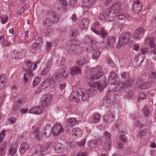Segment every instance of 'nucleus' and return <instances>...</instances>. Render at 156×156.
<instances>
[{"label":"nucleus","instance_id":"obj_58","mask_svg":"<svg viewBox=\"0 0 156 156\" xmlns=\"http://www.w3.org/2000/svg\"><path fill=\"white\" fill-rule=\"evenodd\" d=\"M5 148V146H4V147H3L2 148H1L0 151V156H2V151L4 150Z\"/></svg>","mask_w":156,"mask_h":156},{"label":"nucleus","instance_id":"obj_9","mask_svg":"<svg viewBox=\"0 0 156 156\" xmlns=\"http://www.w3.org/2000/svg\"><path fill=\"white\" fill-rule=\"evenodd\" d=\"M144 44L145 45H147V44H149L151 48H155V45L154 43V39L153 38L150 37L144 40Z\"/></svg>","mask_w":156,"mask_h":156},{"label":"nucleus","instance_id":"obj_48","mask_svg":"<svg viewBox=\"0 0 156 156\" xmlns=\"http://www.w3.org/2000/svg\"><path fill=\"white\" fill-rule=\"evenodd\" d=\"M139 45L138 44H135L133 45V49L134 50L137 51L139 49Z\"/></svg>","mask_w":156,"mask_h":156},{"label":"nucleus","instance_id":"obj_2","mask_svg":"<svg viewBox=\"0 0 156 156\" xmlns=\"http://www.w3.org/2000/svg\"><path fill=\"white\" fill-rule=\"evenodd\" d=\"M25 63L26 65L25 69L26 73L24 74L23 82L25 83H27L29 79L34 76V74L32 72V70L36 69L37 64L35 62L33 65L32 62L29 60H26Z\"/></svg>","mask_w":156,"mask_h":156},{"label":"nucleus","instance_id":"obj_10","mask_svg":"<svg viewBox=\"0 0 156 156\" xmlns=\"http://www.w3.org/2000/svg\"><path fill=\"white\" fill-rule=\"evenodd\" d=\"M79 94L77 91H73L70 95V97L72 98L73 100L76 102H78L80 100L79 99Z\"/></svg>","mask_w":156,"mask_h":156},{"label":"nucleus","instance_id":"obj_54","mask_svg":"<svg viewBox=\"0 0 156 156\" xmlns=\"http://www.w3.org/2000/svg\"><path fill=\"white\" fill-rule=\"evenodd\" d=\"M72 20L74 22H75L76 20V14H73L72 17Z\"/></svg>","mask_w":156,"mask_h":156},{"label":"nucleus","instance_id":"obj_25","mask_svg":"<svg viewBox=\"0 0 156 156\" xmlns=\"http://www.w3.org/2000/svg\"><path fill=\"white\" fill-rule=\"evenodd\" d=\"M101 141L99 140H93L89 141V145L90 146L92 144L99 145L101 144Z\"/></svg>","mask_w":156,"mask_h":156},{"label":"nucleus","instance_id":"obj_34","mask_svg":"<svg viewBox=\"0 0 156 156\" xmlns=\"http://www.w3.org/2000/svg\"><path fill=\"white\" fill-rule=\"evenodd\" d=\"M85 139H84L80 142H77V144L80 147H84L85 143Z\"/></svg>","mask_w":156,"mask_h":156},{"label":"nucleus","instance_id":"obj_50","mask_svg":"<svg viewBox=\"0 0 156 156\" xmlns=\"http://www.w3.org/2000/svg\"><path fill=\"white\" fill-rule=\"evenodd\" d=\"M51 47V44L50 42H48L47 44L46 48L47 49H50Z\"/></svg>","mask_w":156,"mask_h":156},{"label":"nucleus","instance_id":"obj_13","mask_svg":"<svg viewBox=\"0 0 156 156\" xmlns=\"http://www.w3.org/2000/svg\"><path fill=\"white\" fill-rule=\"evenodd\" d=\"M81 96L83 101H86L89 97V94L88 90H83L82 91Z\"/></svg>","mask_w":156,"mask_h":156},{"label":"nucleus","instance_id":"obj_59","mask_svg":"<svg viewBox=\"0 0 156 156\" xmlns=\"http://www.w3.org/2000/svg\"><path fill=\"white\" fill-rule=\"evenodd\" d=\"M151 147L152 148H155L156 147L155 144L154 143H152L151 144Z\"/></svg>","mask_w":156,"mask_h":156},{"label":"nucleus","instance_id":"obj_53","mask_svg":"<svg viewBox=\"0 0 156 156\" xmlns=\"http://www.w3.org/2000/svg\"><path fill=\"white\" fill-rule=\"evenodd\" d=\"M86 154L85 153L79 152L77 156H86Z\"/></svg>","mask_w":156,"mask_h":156},{"label":"nucleus","instance_id":"obj_42","mask_svg":"<svg viewBox=\"0 0 156 156\" xmlns=\"http://www.w3.org/2000/svg\"><path fill=\"white\" fill-rule=\"evenodd\" d=\"M104 135L105 137L107 139H109L110 138V134L107 131H105L104 132Z\"/></svg>","mask_w":156,"mask_h":156},{"label":"nucleus","instance_id":"obj_62","mask_svg":"<svg viewBox=\"0 0 156 156\" xmlns=\"http://www.w3.org/2000/svg\"><path fill=\"white\" fill-rule=\"evenodd\" d=\"M111 1L110 0H107L105 2V4L106 5H107L109 4L111 2Z\"/></svg>","mask_w":156,"mask_h":156},{"label":"nucleus","instance_id":"obj_18","mask_svg":"<svg viewBox=\"0 0 156 156\" xmlns=\"http://www.w3.org/2000/svg\"><path fill=\"white\" fill-rule=\"evenodd\" d=\"M26 53L25 51L22 50L16 53L15 58L16 59H21L24 57Z\"/></svg>","mask_w":156,"mask_h":156},{"label":"nucleus","instance_id":"obj_64","mask_svg":"<svg viewBox=\"0 0 156 156\" xmlns=\"http://www.w3.org/2000/svg\"><path fill=\"white\" fill-rule=\"evenodd\" d=\"M81 64V62H80V61H78V62H77V65L78 66H82V65H83V64H84V63H82V64Z\"/></svg>","mask_w":156,"mask_h":156},{"label":"nucleus","instance_id":"obj_51","mask_svg":"<svg viewBox=\"0 0 156 156\" xmlns=\"http://www.w3.org/2000/svg\"><path fill=\"white\" fill-rule=\"evenodd\" d=\"M66 86V84H62L60 85L59 88L61 90H63L65 87Z\"/></svg>","mask_w":156,"mask_h":156},{"label":"nucleus","instance_id":"obj_40","mask_svg":"<svg viewBox=\"0 0 156 156\" xmlns=\"http://www.w3.org/2000/svg\"><path fill=\"white\" fill-rule=\"evenodd\" d=\"M108 62L109 64L112 67H114L115 66V64L112 61L110 58H107Z\"/></svg>","mask_w":156,"mask_h":156},{"label":"nucleus","instance_id":"obj_5","mask_svg":"<svg viewBox=\"0 0 156 156\" xmlns=\"http://www.w3.org/2000/svg\"><path fill=\"white\" fill-rule=\"evenodd\" d=\"M120 4L118 2L112 5L111 8H110L109 10H107L106 12V14L107 16L111 12H114V13L115 12H117V11H119L120 9Z\"/></svg>","mask_w":156,"mask_h":156},{"label":"nucleus","instance_id":"obj_3","mask_svg":"<svg viewBox=\"0 0 156 156\" xmlns=\"http://www.w3.org/2000/svg\"><path fill=\"white\" fill-rule=\"evenodd\" d=\"M33 129V134L37 140H40L44 137H47L46 129H44L41 133L40 132L39 129L37 127H34Z\"/></svg>","mask_w":156,"mask_h":156},{"label":"nucleus","instance_id":"obj_41","mask_svg":"<svg viewBox=\"0 0 156 156\" xmlns=\"http://www.w3.org/2000/svg\"><path fill=\"white\" fill-rule=\"evenodd\" d=\"M118 18L119 20H122L125 17V16L122 13H119L117 14Z\"/></svg>","mask_w":156,"mask_h":156},{"label":"nucleus","instance_id":"obj_35","mask_svg":"<svg viewBox=\"0 0 156 156\" xmlns=\"http://www.w3.org/2000/svg\"><path fill=\"white\" fill-rule=\"evenodd\" d=\"M133 81L131 82L130 81H128L127 82L125 83L124 84V85L122 86L123 87L126 88L131 86L132 83Z\"/></svg>","mask_w":156,"mask_h":156},{"label":"nucleus","instance_id":"obj_45","mask_svg":"<svg viewBox=\"0 0 156 156\" xmlns=\"http://www.w3.org/2000/svg\"><path fill=\"white\" fill-rule=\"evenodd\" d=\"M105 15L103 13H101L99 15V19L100 20H103L105 19Z\"/></svg>","mask_w":156,"mask_h":156},{"label":"nucleus","instance_id":"obj_55","mask_svg":"<svg viewBox=\"0 0 156 156\" xmlns=\"http://www.w3.org/2000/svg\"><path fill=\"white\" fill-rule=\"evenodd\" d=\"M48 73V71L44 69L42 72L41 74L42 75H44Z\"/></svg>","mask_w":156,"mask_h":156},{"label":"nucleus","instance_id":"obj_15","mask_svg":"<svg viewBox=\"0 0 156 156\" xmlns=\"http://www.w3.org/2000/svg\"><path fill=\"white\" fill-rule=\"evenodd\" d=\"M80 69L76 66L73 67L71 69L70 74L73 75H76L78 74H80L81 73Z\"/></svg>","mask_w":156,"mask_h":156},{"label":"nucleus","instance_id":"obj_6","mask_svg":"<svg viewBox=\"0 0 156 156\" xmlns=\"http://www.w3.org/2000/svg\"><path fill=\"white\" fill-rule=\"evenodd\" d=\"M126 36L127 34L126 33H123L121 35L119 39V42L116 46L117 48H120L126 43Z\"/></svg>","mask_w":156,"mask_h":156},{"label":"nucleus","instance_id":"obj_19","mask_svg":"<svg viewBox=\"0 0 156 156\" xmlns=\"http://www.w3.org/2000/svg\"><path fill=\"white\" fill-rule=\"evenodd\" d=\"M42 112L41 109L38 107H36L31 109L29 113L32 114H40Z\"/></svg>","mask_w":156,"mask_h":156},{"label":"nucleus","instance_id":"obj_17","mask_svg":"<svg viewBox=\"0 0 156 156\" xmlns=\"http://www.w3.org/2000/svg\"><path fill=\"white\" fill-rule=\"evenodd\" d=\"M29 146L28 144L27 143H23L20 148V152L21 154L24 153L25 151L28 149Z\"/></svg>","mask_w":156,"mask_h":156},{"label":"nucleus","instance_id":"obj_47","mask_svg":"<svg viewBox=\"0 0 156 156\" xmlns=\"http://www.w3.org/2000/svg\"><path fill=\"white\" fill-rule=\"evenodd\" d=\"M17 102L19 104H21L25 102V100L23 99H19L17 101Z\"/></svg>","mask_w":156,"mask_h":156},{"label":"nucleus","instance_id":"obj_33","mask_svg":"<svg viewBox=\"0 0 156 156\" xmlns=\"http://www.w3.org/2000/svg\"><path fill=\"white\" fill-rule=\"evenodd\" d=\"M40 81V79L39 78H37L35 79L33 83V87H34L37 85L39 83Z\"/></svg>","mask_w":156,"mask_h":156},{"label":"nucleus","instance_id":"obj_26","mask_svg":"<svg viewBox=\"0 0 156 156\" xmlns=\"http://www.w3.org/2000/svg\"><path fill=\"white\" fill-rule=\"evenodd\" d=\"M113 117V115H112V114L111 112H109L108 113L107 115L104 116V119L106 122H107L108 121L109 119Z\"/></svg>","mask_w":156,"mask_h":156},{"label":"nucleus","instance_id":"obj_14","mask_svg":"<svg viewBox=\"0 0 156 156\" xmlns=\"http://www.w3.org/2000/svg\"><path fill=\"white\" fill-rule=\"evenodd\" d=\"M117 77L115 73V72H112L109 76V80L111 81V83L112 84H114L115 83V79Z\"/></svg>","mask_w":156,"mask_h":156},{"label":"nucleus","instance_id":"obj_20","mask_svg":"<svg viewBox=\"0 0 156 156\" xmlns=\"http://www.w3.org/2000/svg\"><path fill=\"white\" fill-rule=\"evenodd\" d=\"M147 83L140 81L138 82V87L140 89H144L148 87Z\"/></svg>","mask_w":156,"mask_h":156},{"label":"nucleus","instance_id":"obj_63","mask_svg":"<svg viewBox=\"0 0 156 156\" xmlns=\"http://www.w3.org/2000/svg\"><path fill=\"white\" fill-rule=\"evenodd\" d=\"M4 97L3 96L2 97H0V104H2V102H3V99L4 98Z\"/></svg>","mask_w":156,"mask_h":156},{"label":"nucleus","instance_id":"obj_38","mask_svg":"<svg viewBox=\"0 0 156 156\" xmlns=\"http://www.w3.org/2000/svg\"><path fill=\"white\" fill-rule=\"evenodd\" d=\"M143 111L144 112V115L145 116H147L149 115V112L147 110V108L145 107L143 110Z\"/></svg>","mask_w":156,"mask_h":156},{"label":"nucleus","instance_id":"obj_37","mask_svg":"<svg viewBox=\"0 0 156 156\" xmlns=\"http://www.w3.org/2000/svg\"><path fill=\"white\" fill-rule=\"evenodd\" d=\"M8 17L6 16H2V21L3 23H5L7 21Z\"/></svg>","mask_w":156,"mask_h":156},{"label":"nucleus","instance_id":"obj_7","mask_svg":"<svg viewBox=\"0 0 156 156\" xmlns=\"http://www.w3.org/2000/svg\"><path fill=\"white\" fill-rule=\"evenodd\" d=\"M144 30L142 28H138L135 31V33L133 35V38L136 40L139 39L140 35L143 34Z\"/></svg>","mask_w":156,"mask_h":156},{"label":"nucleus","instance_id":"obj_12","mask_svg":"<svg viewBox=\"0 0 156 156\" xmlns=\"http://www.w3.org/2000/svg\"><path fill=\"white\" fill-rule=\"evenodd\" d=\"M52 96L51 95H48L46 96L45 99L42 102L43 106H46L49 104L51 101Z\"/></svg>","mask_w":156,"mask_h":156},{"label":"nucleus","instance_id":"obj_61","mask_svg":"<svg viewBox=\"0 0 156 156\" xmlns=\"http://www.w3.org/2000/svg\"><path fill=\"white\" fill-rule=\"evenodd\" d=\"M118 145L119 148H122L123 147V145L121 143H118Z\"/></svg>","mask_w":156,"mask_h":156},{"label":"nucleus","instance_id":"obj_57","mask_svg":"<svg viewBox=\"0 0 156 156\" xmlns=\"http://www.w3.org/2000/svg\"><path fill=\"white\" fill-rule=\"evenodd\" d=\"M135 125L136 126H138L139 127H140V126H142V125L140 124L139 122H136V124H135Z\"/></svg>","mask_w":156,"mask_h":156},{"label":"nucleus","instance_id":"obj_21","mask_svg":"<svg viewBox=\"0 0 156 156\" xmlns=\"http://www.w3.org/2000/svg\"><path fill=\"white\" fill-rule=\"evenodd\" d=\"M67 123L69 126H72L76 124L77 123V122L76 119L74 118H71L68 120Z\"/></svg>","mask_w":156,"mask_h":156},{"label":"nucleus","instance_id":"obj_27","mask_svg":"<svg viewBox=\"0 0 156 156\" xmlns=\"http://www.w3.org/2000/svg\"><path fill=\"white\" fill-rule=\"evenodd\" d=\"M16 152V148L11 147L9 150V154L11 156L13 155Z\"/></svg>","mask_w":156,"mask_h":156},{"label":"nucleus","instance_id":"obj_29","mask_svg":"<svg viewBox=\"0 0 156 156\" xmlns=\"http://www.w3.org/2000/svg\"><path fill=\"white\" fill-rule=\"evenodd\" d=\"M115 42V38L113 37H111L108 39L107 43L109 45H112L114 44Z\"/></svg>","mask_w":156,"mask_h":156},{"label":"nucleus","instance_id":"obj_56","mask_svg":"<svg viewBox=\"0 0 156 156\" xmlns=\"http://www.w3.org/2000/svg\"><path fill=\"white\" fill-rule=\"evenodd\" d=\"M126 72H124L122 74L121 76L122 78L123 79H125L126 77Z\"/></svg>","mask_w":156,"mask_h":156},{"label":"nucleus","instance_id":"obj_30","mask_svg":"<svg viewBox=\"0 0 156 156\" xmlns=\"http://www.w3.org/2000/svg\"><path fill=\"white\" fill-rule=\"evenodd\" d=\"M146 97V95L144 94L141 93L140 94L139 97L137 98V101L138 102L144 99Z\"/></svg>","mask_w":156,"mask_h":156},{"label":"nucleus","instance_id":"obj_16","mask_svg":"<svg viewBox=\"0 0 156 156\" xmlns=\"http://www.w3.org/2000/svg\"><path fill=\"white\" fill-rule=\"evenodd\" d=\"M82 133V132L80 129L79 128L74 129L72 132L73 136H81Z\"/></svg>","mask_w":156,"mask_h":156},{"label":"nucleus","instance_id":"obj_24","mask_svg":"<svg viewBox=\"0 0 156 156\" xmlns=\"http://www.w3.org/2000/svg\"><path fill=\"white\" fill-rule=\"evenodd\" d=\"M100 119V115L98 114H95L94 115L92 121L94 123H96L98 122Z\"/></svg>","mask_w":156,"mask_h":156},{"label":"nucleus","instance_id":"obj_46","mask_svg":"<svg viewBox=\"0 0 156 156\" xmlns=\"http://www.w3.org/2000/svg\"><path fill=\"white\" fill-rule=\"evenodd\" d=\"M9 120L11 123H15L16 121V119L14 117H12L9 119Z\"/></svg>","mask_w":156,"mask_h":156},{"label":"nucleus","instance_id":"obj_31","mask_svg":"<svg viewBox=\"0 0 156 156\" xmlns=\"http://www.w3.org/2000/svg\"><path fill=\"white\" fill-rule=\"evenodd\" d=\"M32 48L35 51H37L39 49L41 48V47L38 44L35 43L32 45Z\"/></svg>","mask_w":156,"mask_h":156},{"label":"nucleus","instance_id":"obj_39","mask_svg":"<svg viewBox=\"0 0 156 156\" xmlns=\"http://www.w3.org/2000/svg\"><path fill=\"white\" fill-rule=\"evenodd\" d=\"M24 8L23 7L20 8L17 11V14L19 15H21L24 11Z\"/></svg>","mask_w":156,"mask_h":156},{"label":"nucleus","instance_id":"obj_1","mask_svg":"<svg viewBox=\"0 0 156 156\" xmlns=\"http://www.w3.org/2000/svg\"><path fill=\"white\" fill-rule=\"evenodd\" d=\"M102 76V73L100 71L92 76L87 82L89 86L93 89L96 88L100 91H102L106 86L105 83H102L99 81L93 82L94 80L98 79Z\"/></svg>","mask_w":156,"mask_h":156},{"label":"nucleus","instance_id":"obj_11","mask_svg":"<svg viewBox=\"0 0 156 156\" xmlns=\"http://www.w3.org/2000/svg\"><path fill=\"white\" fill-rule=\"evenodd\" d=\"M92 30L94 32L97 34H100L102 37H105L107 36L108 35V33L106 32V31L103 28L101 29V33L98 30L95 28H92Z\"/></svg>","mask_w":156,"mask_h":156},{"label":"nucleus","instance_id":"obj_4","mask_svg":"<svg viewBox=\"0 0 156 156\" xmlns=\"http://www.w3.org/2000/svg\"><path fill=\"white\" fill-rule=\"evenodd\" d=\"M52 130L53 134L57 136L63 133L64 129L60 124H56L52 129Z\"/></svg>","mask_w":156,"mask_h":156},{"label":"nucleus","instance_id":"obj_43","mask_svg":"<svg viewBox=\"0 0 156 156\" xmlns=\"http://www.w3.org/2000/svg\"><path fill=\"white\" fill-rule=\"evenodd\" d=\"M120 138L121 140L123 142H126L127 141V140L125 136L124 135H120Z\"/></svg>","mask_w":156,"mask_h":156},{"label":"nucleus","instance_id":"obj_32","mask_svg":"<svg viewBox=\"0 0 156 156\" xmlns=\"http://www.w3.org/2000/svg\"><path fill=\"white\" fill-rule=\"evenodd\" d=\"M100 55V52L98 51H97L94 54L92 57L93 59H96L99 58Z\"/></svg>","mask_w":156,"mask_h":156},{"label":"nucleus","instance_id":"obj_52","mask_svg":"<svg viewBox=\"0 0 156 156\" xmlns=\"http://www.w3.org/2000/svg\"><path fill=\"white\" fill-rule=\"evenodd\" d=\"M28 109H21L20 110V111L21 112L23 113H26L28 111Z\"/></svg>","mask_w":156,"mask_h":156},{"label":"nucleus","instance_id":"obj_49","mask_svg":"<svg viewBox=\"0 0 156 156\" xmlns=\"http://www.w3.org/2000/svg\"><path fill=\"white\" fill-rule=\"evenodd\" d=\"M60 2V3L64 6H66V2L65 0H59Z\"/></svg>","mask_w":156,"mask_h":156},{"label":"nucleus","instance_id":"obj_60","mask_svg":"<svg viewBox=\"0 0 156 156\" xmlns=\"http://www.w3.org/2000/svg\"><path fill=\"white\" fill-rule=\"evenodd\" d=\"M3 44L6 46H8L9 45V43L7 41H4L3 43Z\"/></svg>","mask_w":156,"mask_h":156},{"label":"nucleus","instance_id":"obj_44","mask_svg":"<svg viewBox=\"0 0 156 156\" xmlns=\"http://www.w3.org/2000/svg\"><path fill=\"white\" fill-rule=\"evenodd\" d=\"M148 50V48H143L141 49L140 51L141 53L142 54H145Z\"/></svg>","mask_w":156,"mask_h":156},{"label":"nucleus","instance_id":"obj_28","mask_svg":"<svg viewBox=\"0 0 156 156\" xmlns=\"http://www.w3.org/2000/svg\"><path fill=\"white\" fill-rule=\"evenodd\" d=\"M58 77H62L63 78H66L67 77V74L65 73V71H63L61 73L57 75Z\"/></svg>","mask_w":156,"mask_h":156},{"label":"nucleus","instance_id":"obj_22","mask_svg":"<svg viewBox=\"0 0 156 156\" xmlns=\"http://www.w3.org/2000/svg\"><path fill=\"white\" fill-rule=\"evenodd\" d=\"M6 76L2 75L0 77V89L3 87L4 86V83L5 81Z\"/></svg>","mask_w":156,"mask_h":156},{"label":"nucleus","instance_id":"obj_23","mask_svg":"<svg viewBox=\"0 0 156 156\" xmlns=\"http://www.w3.org/2000/svg\"><path fill=\"white\" fill-rule=\"evenodd\" d=\"M53 23V22L49 18H46L43 20L42 22L43 24L44 25L49 26Z\"/></svg>","mask_w":156,"mask_h":156},{"label":"nucleus","instance_id":"obj_8","mask_svg":"<svg viewBox=\"0 0 156 156\" xmlns=\"http://www.w3.org/2000/svg\"><path fill=\"white\" fill-rule=\"evenodd\" d=\"M134 4L133 5V9L135 12L138 13L141 9V5L139 2V0H134Z\"/></svg>","mask_w":156,"mask_h":156},{"label":"nucleus","instance_id":"obj_36","mask_svg":"<svg viewBox=\"0 0 156 156\" xmlns=\"http://www.w3.org/2000/svg\"><path fill=\"white\" fill-rule=\"evenodd\" d=\"M5 135V131L4 130L0 134V143L2 141Z\"/></svg>","mask_w":156,"mask_h":156}]
</instances>
